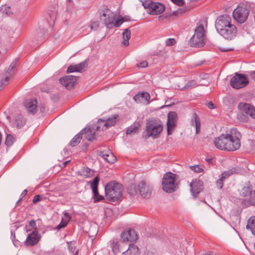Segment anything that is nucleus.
Instances as JSON below:
<instances>
[{
  "instance_id": "obj_1",
  "label": "nucleus",
  "mask_w": 255,
  "mask_h": 255,
  "mask_svg": "<svg viewBox=\"0 0 255 255\" xmlns=\"http://www.w3.org/2000/svg\"><path fill=\"white\" fill-rule=\"evenodd\" d=\"M241 134L236 128L231 129L229 132L222 134L215 138V146L218 149L227 151H234L241 146Z\"/></svg>"
},
{
  "instance_id": "obj_2",
  "label": "nucleus",
  "mask_w": 255,
  "mask_h": 255,
  "mask_svg": "<svg viewBox=\"0 0 255 255\" xmlns=\"http://www.w3.org/2000/svg\"><path fill=\"white\" fill-rule=\"evenodd\" d=\"M231 21V17L229 15L224 14L219 16L215 23V27L218 33L228 40L233 39L237 33V28Z\"/></svg>"
},
{
  "instance_id": "obj_3",
  "label": "nucleus",
  "mask_w": 255,
  "mask_h": 255,
  "mask_svg": "<svg viewBox=\"0 0 255 255\" xmlns=\"http://www.w3.org/2000/svg\"><path fill=\"white\" fill-rule=\"evenodd\" d=\"M105 190L107 199L111 201L118 200L122 195V185L114 181L108 183Z\"/></svg>"
},
{
  "instance_id": "obj_4",
  "label": "nucleus",
  "mask_w": 255,
  "mask_h": 255,
  "mask_svg": "<svg viewBox=\"0 0 255 255\" xmlns=\"http://www.w3.org/2000/svg\"><path fill=\"white\" fill-rule=\"evenodd\" d=\"M163 127L160 121L155 119H149L145 126L146 138L151 136L157 137L162 131Z\"/></svg>"
},
{
  "instance_id": "obj_5",
  "label": "nucleus",
  "mask_w": 255,
  "mask_h": 255,
  "mask_svg": "<svg viewBox=\"0 0 255 255\" xmlns=\"http://www.w3.org/2000/svg\"><path fill=\"white\" fill-rule=\"evenodd\" d=\"M100 19L109 29L112 28L115 21V15L107 6L103 5L98 10Z\"/></svg>"
},
{
  "instance_id": "obj_6",
  "label": "nucleus",
  "mask_w": 255,
  "mask_h": 255,
  "mask_svg": "<svg viewBox=\"0 0 255 255\" xmlns=\"http://www.w3.org/2000/svg\"><path fill=\"white\" fill-rule=\"evenodd\" d=\"M205 31L204 26L200 24L195 30V33L189 40V43L193 47H202L205 44Z\"/></svg>"
},
{
  "instance_id": "obj_7",
  "label": "nucleus",
  "mask_w": 255,
  "mask_h": 255,
  "mask_svg": "<svg viewBox=\"0 0 255 255\" xmlns=\"http://www.w3.org/2000/svg\"><path fill=\"white\" fill-rule=\"evenodd\" d=\"M175 177L176 175L171 172H167L164 175L162 186L165 192L171 193L175 191L177 186L175 182Z\"/></svg>"
},
{
  "instance_id": "obj_8",
  "label": "nucleus",
  "mask_w": 255,
  "mask_h": 255,
  "mask_svg": "<svg viewBox=\"0 0 255 255\" xmlns=\"http://www.w3.org/2000/svg\"><path fill=\"white\" fill-rule=\"evenodd\" d=\"M249 82V79L247 75L236 73L230 80V85L233 88L239 89L246 86Z\"/></svg>"
},
{
  "instance_id": "obj_9",
  "label": "nucleus",
  "mask_w": 255,
  "mask_h": 255,
  "mask_svg": "<svg viewBox=\"0 0 255 255\" xmlns=\"http://www.w3.org/2000/svg\"><path fill=\"white\" fill-rule=\"evenodd\" d=\"M142 5L147 9L148 12L152 15H157L162 13L165 10L164 5L159 2L145 1L142 2Z\"/></svg>"
},
{
  "instance_id": "obj_10",
  "label": "nucleus",
  "mask_w": 255,
  "mask_h": 255,
  "mask_svg": "<svg viewBox=\"0 0 255 255\" xmlns=\"http://www.w3.org/2000/svg\"><path fill=\"white\" fill-rule=\"evenodd\" d=\"M248 15V10L243 6L238 7L233 12L234 19L240 23H244L247 20Z\"/></svg>"
},
{
  "instance_id": "obj_11",
  "label": "nucleus",
  "mask_w": 255,
  "mask_h": 255,
  "mask_svg": "<svg viewBox=\"0 0 255 255\" xmlns=\"http://www.w3.org/2000/svg\"><path fill=\"white\" fill-rule=\"evenodd\" d=\"M110 247L115 254L124 252L127 249L128 246L127 243L118 241L116 239L112 240L110 241Z\"/></svg>"
},
{
  "instance_id": "obj_12",
  "label": "nucleus",
  "mask_w": 255,
  "mask_h": 255,
  "mask_svg": "<svg viewBox=\"0 0 255 255\" xmlns=\"http://www.w3.org/2000/svg\"><path fill=\"white\" fill-rule=\"evenodd\" d=\"M99 181L100 178L98 176H96L92 181L89 182V183L90 184V186L92 189V191L94 194L93 198L94 199V202H99L100 201L103 200L104 199V197L99 195L98 192V186Z\"/></svg>"
},
{
  "instance_id": "obj_13",
  "label": "nucleus",
  "mask_w": 255,
  "mask_h": 255,
  "mask_svg": "<svg viewBox=\"0 0 255 255\" xmlns=\"http://www.w3.org/2000/svg\"><path fill=\"white\" fill-rule=\"evenodd\" d=\"M138 190L141 196L144 198H149L151 194V188L149 185L143 181L140 182L138 185Z\"/></svg>"
},
{
  "instance_id": "obj_14",
  "label": "nucleus",
  "mask_w": 255,
  "mask_h": 255,
  "mask_svg": "<svg viewBox=\"0 0 255 255\" xmlns=\"http://www.w3.org/2000/svg\"><path fill=\"white\" fill-rule=\"evenodd\" d=\"M76 77L73 75L65 76L59 79L60 83L67 89H70L76 83Z\"/></svg>"
},
{
  "instance_id": "obj_15",
  "label": "nucleus",
  "mask_w": 255,
  "mask_h": 255,
  "mask_svg": "<svg viewBox=\"0 0 255 255\" xmlns=\"http://www.w3.org/2000/svg\"><path fill=\"white\" fill-rule=\"evenodd\" d=\"M177 115L175 112H170L168 114V120L167 122V133L170 135L171 134V131L175 127L177 121Z\"/></svg>"
},
{
  "instance_id": "obj_16",
  "label": "nucleus",
  "mask_w": 255,
  "mask_h": 255,
  "mask_svg": "<svg viewBox=\"0 0 255 255\" xmlns=\"http://www.w3.org/2000/svg\"><path fill=\"white\" fill-rule=\"evenodd\" d=\"M239 170L236 168H232L229 170L224 171L221 174V176L217 181L216 185L220 189H222L223 186L224 181L225 179L229 177L230 175L238 173Z\"/></svg>"
},
{
  "instance_id": "obj_17",
  "label": "nucleus",
  "mask_w": 255,
  "mask_h": 255,
  "mask_svg": "<svg viewBox=\"0 0 255 255\" xmlns=\"http://www.w3.org/2000/svg\"><path fill=\"white\" fill-rule=\"evenodd\" d=\"M239 109L243 112L249 115L255 119V108L249 104L241 103L238 106Z\"/></svg>"
},
{
  "instance_id": "obj_18",
  "label": "nucleus",
  "mask_w": 255,
  "mask_h": 255,
  "mask_svg": "<svg viewBox=\"0 0 255 255\" xmlns=\"http://www.w3.org/2000/svg\"><path fill=\"white\" fill-rule=\"evenodd\" d=\"M121 239L123 242H132L135 241L137 239V236L135 232L132 229L125 231L121 234Z\"/></svg>"
},
{
  "instance_id": "obj_19",
  "label": "nucleus",
  "mask_w": 255,
  "mask_h": 255,
  "mask_svg": "<svg viewBox=\"0 0 255 255\" xmlns=\"http://www.w3.org/2000/svg\"><path fill=\"white\" fill-rule=\"evenodd\" d=\"M24 106L29 113L34 114L37 112V101L35 99L26 100L24 103Z\"/></svg>"
},
{
  "instance_id": "obj_20",
  "label": "nucleus",
  "mask_w": 255,
  "mask_h": 255,
  "mask_svg": "<svg viewBox=\"0 0 255 255\" xmlns=\"http://www.w3.org/2000/svg\"><path fill=\"white\" fill-rule=\"evenodd\" d=\"M40 235L37 231H33L27 236L25 243L29 246L35 245L40 240Z\"/></svg>"
},
{
  "instance_id": "obj_21",
  "label": "nucleus",
  "mask_w": 255,
  "mask_h": 255,
  "mask_svg": "<svg viewBox=\"0 0 255 255\" xmlns=\"http://www.w3.org/2000/svg\"><path fill=\"white\" fill-rule=\"evenodd\" d=\"M191 191L195 197L202 191L203 189V182L201 180H195L190 183Z\"/></svg>"
},
{
  "instance_id": "obj_22",
  "label": "nucleus",
  "mask_w": 255,
  "mask_h": 255,
  "mask_svg": "<svg viewBox=\"0 0 255 255\" xmlns=\"http://www.w3.org/2000/svg\"><path fill=\"white\" fill-rule=\"evenodd\" d=\"M150 99L149 94L145 92L139 93L133 97V99L136 103H142L146 105L149 103Z\"/></svg>"
},
{
  "instance_id": "obj_23",
  "label": "nucleus",
  "mask_w": 255,
  "mask_h": 255,
  "mask_svg": "<svg viewBox=\"0 0 255 255\" xmlns=\"http://www.w3.org/2000/svg\"><path fill=\"white\" fill-rule=\"evenodd\" d=\"M100 155L109 163H114L116 160V156L109 150L101 151Z\"/></svg>"
},
{
  "instance_id": "obj_24",
  "label": "nucleus",
  "mask_w": 255,
  "mask_h": 255,
  "mask_svg": "<svg viewBox=\"0 0 255 255\" xmlns=\"http://www.w3.org/2000/svg\"><path fill=\"white\" fill-rule=\"evenodd\" d=\"M139 249L133 244L128 245V249L123 252L122 255H139Z\"/></svg>"
},
{
  "instance_id": "obj_25",
  "label": "nucleus",
  "mask_w": 255,
  "mask_h": 255,
  "mask_svg": "<svg viewBox=\"0 0 255 255\" xmlns=\"http://www.w3.org/2000/svg\"><path fill=\"white\" fill-rule=\"evenodd\" d=\"M86 65V63L85 62H81L78 64L74 65H70L68 68L67 72V73H72L74 72H82L84 69Z\"/></svg>"
},
{
  "instance_id": "obj_26",
  "label": "nucleus",
  "mask_w": 255,
  "mask_h": 255,
  "mask_svg": "<svg viewBox=\"0 0 255 255\" xmlns=\"http://www.w3.org/2000/svg\"><path fill=\"white\" fill-rule=\"evenodd\" d=\"M16 66V63L15 62H12L11 64L10 65L9 68H8L5 75V78L4 79V82L8 83L9 79L12 77L14 75V69Z\"/></svg>"
},
{
  "instance_id": "obj_27",
  "label": "nucleus",
  "mask_w": 255,
  "mask_h": 255,
  "mask_svg": "<svg viewBox=\"0 0 255 255\" xmlns=\"http://www.w3.org/2000/svg\"><path fill=\"white\" fill-rule=\"evenodd\" d=\"M26 123V120L21 114H18L13 119V124L17 128H22Z\"/></svg>"
},
{
  "instance_id": "obj_28",
  "label": "nucleus",
  "mask_w": 255,
  "mask_h": 255,
  "mask_svg": "<svg viewBox=\"0 0 255 255\" xmlns=\"http://www.w3.org/2000/svg\"><path fill=\"white\" fill-rule=\"evenodd\" d=\"M78 175L85 178H91L94 176V173L90 168L84 167L78 172Z\"/></svg>"
},
{
  "instance_id": "obj_29",
  "label": "nucleus",
  "mask_w": 255,
  "mask_h": 255,
  "mask_svg": "<svg viewBox=\"0 0 255 255\" xmlns=\"http://www.w3.org/2000/svg\"><path fill=\"white\" fill-rule=\"evenodd\" d=\"M84 129H86L85 131H84L85 138L89 141H92L94 139L95 137V128H89L88 129L87 128H85Z\"/></svg>"
},
{
  "instance_id": "obj_30",
  "label": "nucleus",
  "mask_w": 255,
  "mask_h": 255,
  "mask_svg": "<svg viewBox=\"0 0 255 255\" xmlns=\"http://www.w3.org/2000/svg\"><path fill=\"white\" fill-rule=\"evenodd\" d=\"M191 125L196 127V133H198L200 128V121L198 115L194 113L190 122Z\"/></svg>"
},
{
  "instance_id": "obj_31",
  "label": "nucleus",
  "mask_w": 255,
  "mask_h": 255,
  "mask_svg": "<svg viewBox=\"0 0 255 255\" xmlns=\"http://www.w3.org/2000/svg\"><path fill=\"white\" fill-rule=\"evenodd\" d=\"M86 129H83L79 133L76 134L71 140L70 145L71 146H75L79 143H80L81 139L82 138V135L84 134V131H85Z\"/></svg>"
},
{
  "instance_id": "obj_32",
  "label": "nucleus",
  "mask_w": 255,
  "mask_h": 255,
  "mask_svg": "<svg viewBox=\"0 0 255 255\" xmlns=\"http://www.w3.org/2000/svg\"><path fill=\"white\" fill-rule=\"evenodd\" d=\"M123 41L122 43V46H128L129 45L128 40L130 38V31L128 28L125 29L123 32Z\"/></svg>"
},
{
  "instance_id": "obj_33",
  "label": "nucleus",
  "mask_w": 255,
  "mask_h": 255,
  "mask_svg": "<svg viewBox=\"0 0 255 255\" xmlns=\"http://www.w3.org/2000/svg\"><path fill=\"white\" fill-rule=\"evenodd\" d=\"M107 125H108V124L106 123V121L104 118L100 119L98 120L95 128H96L97 131L106 130L108 128Z\"/></svg>"
},
{
  "instance_id": "obj_34",
  "label": "nucleus",
  "mask_w": 255,
  "mask_h": 255,
  "mask_svg": "<svg viewBox=\"0 0 255 255\" xmlns=\"http://www.w3.org/2000/svg\"><path fill=\"white\" fill-rule=\"evenodd\" d=\"M246 228L255 236V216H252L248 220Z\"/></svg>"
},
{
  "instance_id": "obj_35",
  "label": "nucleus",
  "mask_w": 255,
  "mask_h": 255,
  "mask_svg": "<svg viewBox=\"0 0 255 255\" xmlns=\"http://www.w3.org/2000/svg\"><path fill=\"white\" fill-rule=\"evenodd\" d=\"M253 192V191H252V188L251 186L250 185L249 182V184L243 188L240 192V194L242 196L245 197L249 196L250 195H251L252 196Z\"/></svg>"
},
{
  "instance_id": "obj_36",
  "label": "nucleus",
  "mask_w": 255,
  "mask_h": 255,
  "mask_svg": "<svg viewBox=\"0 0 255 255\" xmlns=\"http://www.w3.org/2000/svg\"><path fill=\"white\" fill-rule=\"evenodd\" d=\"M118 117V115H112V116L109 118H104L105 120L106 121V123L108 124V125H107L108 128L115 125V124L116 123V120Z\"/></svg>"
},
{
  "instance_id": "obj_37",
  "label": "nucleus",
  "mask_w": 255,
  "mask_h": 255,
  "mask_svg": "<svg viewBox=\"0 0 255 255\" xmlns=\"http://www.w3.org/2000/svg\"><path fill=\"white\" fill-rule=\"evenodd\" d=\"M68 250L71 255H78V250L72 242H68Z\"/></svg>"
},
{
  "instance_id": "obj_38",
  "label": "nucleus",
  "mask_w": 255,
  "mask_h": 255,
  "mask_svg": "<svg viewBox=\"0 0 255 255\" xmlns=\"http://www.w3.org/2000/svg\"><path fill=\"white\" fill-rule=\"evenodd\" d=\"M138 189H137L134 184L130 185L128 188V194L131 195H134L137 193Z\"/></svg>"
},
{
  "instance_id": "obj_39",
  "label": "nucleus",
  "mask_w": 255,
  "mask_h": 255,
  "mask_svg": "<svg viewBox=\"0 0 255 255\" xmlns=\"http://www.w3.org/2000/svg\"><path fill=\"white\" fill-rule=\"evenodd\" d=\"M99 26V23L97 21H91L89 24L90 30L88 32H90L92 30H96Z\"/></svg>"
},
{
  "instance_id": "obj_40",
  "label": "nucleus",
  "mask_w": 255,
  "mask_h": 255,
  "mask_svg": "<svg viewBox=\"0 0 255 255\" xmlns=\"http://www.w3.org/2000/svg\"><path fill=\"white\" fill-rule=\"evenodd\" d=\"M14 142V138L10 134H7L5 139V144L7 146H11Z\"/></svg>"
},
{
  "instance_id": "obj_41",
  "label": "nucleus",
  "mask_w": 255,
  "mask_h": 255,
  "mask_svg": "<svg viewBox=\"0 0 255 255\" xmlns=\"http://www.w3.org/2000/svg\"><path fill=\"white\" fill-rule=\"evenodd\" d=\"M0 11L1 12L5 13L6 14H9L10 12V7L9 6L5 5H2L0 7Z\"/></svg>"
},
{
  "instance_id": "obj_42",
  "label": "nucleus",
  "mask_w": 255,
  "mask_h": 255,
  "mask_svg": "<svg viewBox=\"0 0 255 255\" xmlns=\"http://www.w3.org/2000/svg\"><path fill=\"white\" fill-rule=\"evenodd\" d=\"M125 21L124 18L122 17L121 19H118L117 20L115 19V21H113L114 25L112 26V28L115 26L116 27H119Z\"/></svg>"
},
{
  "instance_id": "obj_43",
  "label": "nucleus",
  "mask_w": 255,
  "mask_h": 255,
  "mask_svg": "<svg viewBox=\"0 0 255 255\" xmlns=\"http://www.w3.org/2000/svg\"><path fill=\"white\" fill-rule=\"evenodd\" d=\"M138 130L137 127L136 126L130 127L128 128L126 133L127 134H130L132 133H135Z\"/></svg>"
},
{
  "instance_id": "obj_44",
  "label": "nucleus",
  "mask_w": 255,
  "mask_h": 255,
  "mask_svg": "<svg viewBox=\"0 0 255 255\" xmlns=\"http://www.w3.org/2000/svg\"><path fill=\"white\" fill-rule=\"evenodd\" d=\"M190 169L196 173H200L203 171V169L199 165L191 166Z\"/></svg>"
},
{
  "instance_id": "obj_45",
  "label": "nucleus",
  "mask_w": 255,
  "mask_h": 255,
  "mask_svg": "<svg viewBox=\"0 0 255 255\" xmlns=\"http://www.w3.org/2000/svg\"><path fill=\"white\" fill-rule=\"evenodd\" d=\"M63 214L64 217L62 219H64V221L68 223L71 220V217L70 214L66 211H64Z\"/></svg>"
},
{
  "instance_id": "obj_46",
  "label": "nucleus",
  "mask_w": 255,
  "mask_h": 255,
  "mask_svg": "<svg viewBox=\"0 0 255 255\" xmlns=\"http://www.w3.org/2000/svg\"><path fill=\"white\" fill-rule=\"evenodd\" d=\"M176 43V41L174 38H168L166 40V45L167 46H172Z\"/></svg>"
},
{
  "instance_id": "obj_47",
  "label": "nucleus",
  "mask_w": 255,
  "mask_h": 255,
  "mask_svg": "<svg viewBox=\"0 0 255 255\" xmlns=\"http://www.w3.org/2000/svg\"><path fill=\"white\" fill-rule=\"evenodd\" d=\"M148 63L146 61H143L136 64V66L138 68H145L147 67Z\"/></svg>"
},
{
  "instance_id": "obj_48",
  "label": "nucleus",
  "mask_w": 255,
  "mask_h": 255,
  "mask_svg": "<svg viewBox=\"0 0 255 255\" xmlns=\"http://www.w3.org/2000/svg\"><path fill=\"white\" fill-rule=\"evenodd\" d=\"M67 223L64 221V219H62L61 222L57 226V229H60L62 228H64L67 225Z\"/></svg>"
},
{
  "instance_id": "obj_49",
  "label": "nucleus",
  "mask_w": 255,
  "mask_h": 255,
  "mask_svg": "<svg viewBox=\"0 0 255 255\" xmlns=\"http://www.w3.org/2000/svg\"><path fill=\"white\" fill-rule=\"evenodd\" d=\"M41 199V197L39 195H35L33 199V203L36 204L38 202L40 201Z\"/></svg>"
},
{
  "instance_id": "obj_50",
  "label": "nucleus",
  "mask_w": 255,
  "mask_h": 255,
  "mask_svg": "<svg viewBox=\"0 0 255 255\" xmlns=\"http://www.w3.org/2000/svg\"><path fill=\"white\" fill-rule=\"evenodd\" d=\"M171 1L179 6H182L184 4V1L183 0H171Z\"/></svg>"
},
{
  "instance_id": "obj_51",
  "label": "nucleus",
  "mask_w": 255,
  "mask_h": 255,
  "mask_svg": "<svg viewBox=\"0 0 255 255\" xmlns=\"http://www.w3.org/2000/svg\"><path fill=\"white\" fill-rule=\"evenodd\" d=\"M196 85V83L194 80H191L189 81L186 85V86L187 87H195Z\"/></svg>"
},
{
  "instance_id": "obj_52",
  "label": "nucleus",
  "mask_w": 255,
  "mask_h": 255,
  "mask_svg": "<svg viewBox=\"0 0 255 255\" xmlns=\"http://www.w3.org/2000/svg\"><path fill=\"white\" fill-rule=\"evenodd\" d=\"M250 202L252 204L255 206V191H253L251 197Z\"/></svg>"
},
{
  "instance_id": "obj_53",
  "label": "nucleus",
  "mask_w": 255,
  "mask_h": 255,
  "mask_svg": "<svg viewBox=\"0 0 255 255\" xmlns=\"http://www.w3.org/2000/svg\"><path fill=\"white\" fill-rule=\"evenodd\" d=\"M29 226L30 227H34L36 225V222H35V221L34 220H31L29 222Z\"/></svg>"
},
{
  "instance_id": "obj_54",
  "label": "nucleus",
  "mask_w": 255,
  "mask_h": 255,
  "mask_svg": "<svg viewBox=\"0 0 255 255\" xmlns=\"http://www.w3.org/2000/svg\"><path fill=\"white\" fill-rule=\"evenodd\" d=\"M214 104L211 101L209 102L208 104V107H209V108H210L211 109H213L214 108Z\"/></svg>"
},
{
  "instance_id": "obj_55",
  "label": "nucleus",
  "mask_w": 255,
  "mask_h": 255,
  "mask_svg": "<svg viewBox=\"0 0 255 255\" xmlns=\"http://www.w3.org/2000/svg\"><path fill=\"white\" fill-rule=\"evenodd\" d=\"M27 193V190L26 189L24 190L20 195L21 197H22V198L23 197H24V196H25L26 195Z\"/></svg>"
},
{
  "instance_id": "obj_56",
  "label": "nucleus",
  "mask_w": 255,
  "mask_h": 255,
  "mask_svg": "<svg viewBox=\"0 0 255 255\" xmlns=\"http://www.w3.org/2000/svg\"><path fill=\"white\" fill-rule=\"evenodd\" d=\"M250 76L252 79L255 81V71H251L250 72Z\"/></svg>"
},
{
  "instance_id": "obj_57",
  "label": "nucleus",
  "mask_w": 255,
  "mask_h": 255,
  "mask_svg": "<svg viewBox=\"0 0 255 255\" xmlns=\"http://www.w3.org/2000/svg\"><path fill=\"white\" fill-rule=\"evenodd\" d=\"M11 238H12L13 243L14 244V245L15 246H16L15 242L13 240V239H14L15 238V234H14V233H11Z\"/></svg>"
},
{
  "instance_id": "obj_58",
  "label": "nucleus",
  "mask_w": 255,
  "mask_h": 255,
  "mask_svg": "<svg viewBox=\"0 0 255 255\" xmlns=\"http://www.w3.org/2000/svg\"><path fill=\"white\" fill-rule=\"evenodd\" d=\"M203 255H213V253L211 252H209L204 254Z\"/></svg>"
},
{
  "instance_id": "obj_59",
  "label": "nucleus",
  "mask_w": 255,
  "mask_h": 255,
  "mask_svg": "<svg viewBox=\"0 0 255 255\" xmlns=\"http://www.w3.org/2000/svg\"><path fill=\"white\" fill-rule=\"evenodd\" d=\"M70 162V161H65L64 162H63V165L64 166H65L68 163H69Z\"/></svg>"
},
{
  "instance_id": "obj_60",
  "label": "nucleus",
  "mask_w": 255,
  "mask_h": 255,
  "mask_svg": "<svg viewBox=\"0 0 255 255\" xmlns=\"http://www.w3.org/2000/svg\"><path fill=\"white\" fill-rule=\"evenodd\" d=\"M22 197H21L17 202H16V204H18L21 201V200H22Z\"/></svg>"
},
{
  "instance_id": "obj_61",
  "label": "nucleus",
  "mask_w": 255,
  "mask_h": 255,
  "mask_svg": "<svg viewBox=\"0 0 255 255\" xmlns=\"http://www.w3.org/2000/svg\"><path fill=\"white\" fill-rule=\"evenodd\" d=\"M222 51H228V50H226H226H222Z\"/></svg>"
},
{
  "instance_id": "obj_62",
  "label": "nucleus",
  "mask_w": 255,
  "mask_h": 255,
  "mask_svg": "<svg viewBox=\"0 0 255 255\" xmlns=\"http://www.w3.org/2000/svg\"><path fill=\"white\" fill-rule=\"evenodd\" d=\"M211 160V159H208V162H210V160Z\"/></svg>"
}]
</instances>
